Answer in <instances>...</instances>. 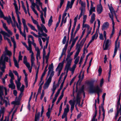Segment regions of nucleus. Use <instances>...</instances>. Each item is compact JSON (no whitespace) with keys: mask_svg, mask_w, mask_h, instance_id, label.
<instances>
[{"mask_svg":"<svg viewBox=\"0 0 121 121\" xmlns=\"http://www.w3.org/2000/svg\"><path fill=\"white\" fill-rule=\"evenodd\" d=\"M72 54L73 53L71 52L67 55L65 60L66 64L65 66V70L66 71V73H68L69 70L71 72L72 74H73L74 73L76 66H75V65H73L72 67H71L73 60L71 56Z\"/></svg>","mask_w":121,"mask_h":121,"instance_id":"1","label":"nucleus"},{"mask_svg":"<svg viewBox=\"0 0 121 121\" xmlns=\"http://www.w3.org/2000/svg\"><path fill=\"white\" fill-rule=\"evenodd\" d=\"M86 39H83L81 41L80 43H77L76 45L77 48V51L74 56V59H75L78 56L80 50L82 48L84 44L86 41Z\"/></svg>","mask_w":121,"mask_h":121,"instance_id":"2","label":"nucleus"},{"mask_svg":"<svg viewBox=\"0 0 121 121\" xmlns=\"http://www.w3.org/2000/svg\"><path fill=\"white\" fill-rule=\"evenodd\" d=\"M104 37L105 39L103 45V49L104 50H107L109 46L111 43V41L109 39L106 40V33L105 31H104L103 32Z\"/></svg>","mask_w":121,"mask_h":121,"instance_id":"3","label":"nucleus"},{"mask_svg":"<svg viewBox=\"0 0 121 121\" xmlns=\"http://www.w3.org/2000/svg\"><path fill=\"white\" fill-rule=\"evenodd\" d=\"M11 60L5 54H3L1 56L0 59V66L3 67H6L5 62H8Z\"/></svg>","mask_w":121,"mask_h":121,"instance_id":"4","label":"nucleus"},{"mask_svg":"<svg viewBox=\"0 0 121 121\" xmlns=\"http://www.w3.org/2000/svg\"><path fill=\"white\" fill-rule=\"evenodd\" d=\"M48 69V76L50 74V75L48 79L51 81L52 78L53 76L54 73V71H53V66L52 63L51 64L50 66H49Z\"/></svg>","mask_w":121,"mask_h":121,"instance_id":"5","label":"nucleus"},{"mask_svg":"<svg viewBox=\"0 0 121 121\" xmlns=\"http://www.w3.org/2000/svg\"><path fill=\"white\" fill-rule=\"evenodd\" d=\"M81 91H73V96L74 98L75 96L77 95L76 104H78L79 106L82 107V105H80V96L81 93Z\"/></svg>","mask_w":121,"mask_h":121,"instance_id":"6","label":"nucleus"},{"mask_svg":"<svg viewBox=\"0 0 121 121\" xmlns=\"http://www.w3.org/2000/svg\"><path fill=\"white\" fill-rule=\"evenodd\" d=\"M119 36H118L117 38V39L115 42L114 53L113 56V58L114 57L116 54L118 49H119L120 48V42H118V40L119 39Z\"/></svg>","mask_w":121,"mask_h":121,"instance_id":"7","label":"nucleus"},{"mask_svg":"<svg viewBox=\"0 0 121 121\" xmlns=\"http://www.w3.org/2000/svg\"><path fill=\"white\" fill-rule=\"evenodd\" d=\"M65 60L61 63H60L56 69V71L57 72V75L59 76L60 74L61 71L63 67L64 63Z\"/></svg>","mask_w":121,"mask_h":121,"instance_id":"8","label":"nucleus"},{"mask_svg":"<svg viewBox=\"0 0 121 121\" xmlns=\"http://www.w3.org/2000/svg\"><path fill=\"white\" fill-rule=\"evenodd\" d=\"M23 63L27 68L29 72L30 73H31L32 67H30V64L29 62H27V57L26 56H24L23 58Z\"/></svg>","mask_w":121,"mask_h":121,"instance_id":"9","label":"nucleus"},{"mask_svg":"<svg viewBox=\"0 0 121 121\" xmlns=\"http://www.w3.org/2000/svg\"><path fill=\"white\" fill-rule=\"evenodd\" d=\"M41 28L42 30L43 31V32H41L40 31V35H39V36H43L46 37L47 36V35L44 33L43 31V30L46 33H47L48 32V30L46 29V28L45 26L42 24H41Z\"/></svg>","mask_w":121,"mask_h":121,"instance_id":"10","label":"nucleus"},{"mask_svg":"<svg viewBox=\"0 0 121 121\" xmlns=\"http://www.w3.org/2000/svg\"><path fill=\"white\" fill-rule=\"evenodd\" d=\"M31 17L33 23L37 25V26L38 30V34L39 35H40V34L39 32L40 31L41 32H43V31L42 30L41 28V27L39 26L38 22L36 20H35L32 16H31Z\"/></svg>","mask_w":121,"mask_h":121,"instance_id":"11","label":"nucleus"},{"mask_svg":"<svg viewBox=\"0 0 121 121\" xmlns=\"http://www.w3.org/2000/svg\"><path fill=\"white\" fill-rule=\"evenodd\" d=\"M75 0H71V3L69 1H68L66 9L64 13H67L66 12L69 8L70 9L72 8L73 5Z\"/></svg>","mask_w":121,"mask_h":121,"instance_id":"12","label":"nucleus"},{"mask_svg":"<svg viewBox=\"0 0 121 121\" xmlns=\"http://www.w3.org/2000/svg\"><path fill=\"white\" fill-rule=\"evenodd\" d=\"M23 91H21V93L20 94L18 100H17V98L16 97L15 101H13L12 102L11 104H12L14 105H18L19 104V101L20 100V99L23 94Z\"/></svg>","mask_w":121,"mask_h":121,"instance_id":"13","label":"nucleus"},{"mask_svg":"<svg viewBox=\"0 0 121 121\" xmlns=\"http://www.w3.org/2000/svg\"><path fill=\"white\" fill-rule=\"evenodd\" d=\"M110 9V11L111 13V15L109 13V15L110 17L111 18L112 22V26H114L115 23L113 20V14H115V11H114L113 9L111 10Z\"/></svg>","mask_w":121,"mask_h":121,"instance_id":"14","label":"nucleus"},{"mask_svg":"<svg viewBox=\"0 0 121 121\" xmlns=\"http://www.w3.org/2000/svg\"><path fill=\"white\" fill-rule=\"evenodd\" d=\"M19 20H18V18H17V20L18 22V23L16 21V20L13 21V25H16V26L18 29L19 27L21 26L22 23H21V21L20 18H19Z\"/></svg>","mask_w":121,"mask_h":121,"instance_id":"15","label":"nucleus"},{"mask_svg":"<svg viewBox=\"0 0 121 121\" xmlns=\"http://www.w3.org/2000/svg\"><path fill=\"white\" fill-rule=\"evenodd\" d=\"M67 14V13H64L63 15L61 22L60 25L61 26H62L63 23H65L66 22L67 17H66L65 19V16Z\"/></svg>","mask_w":121,"mask_h":121,"instance_id":"16","label":"nucleus"},{"mask_svg":"<svg viewBox=\"0 0 121 121\" xmlns=\"http://www.w3.org/2000/svg\"><path fill=\"white\" fill-rule=\"evenodd\" d=\"M51 82V81L48 79L47 80L43 86V88L44 90L47 89L48 88Z\"/></svg>","mask_w":121,"mask_h":121,"instance_id":"17","label":"nucleus"},{"mask_svg":"<svg viewBox=\"0 0 121 121\" xmlns=\"http://www.w3.org/2000/svg\"><path fill=\"white\" fill-rule=\"evenodd\" d=\"M0 33L3 35L5 40H6V39L7 38L6 37H9L11 36L7 33L2 30H1L0 31Z\"/></svg>","mask_w":121,"mask_h":121,"instance_id":"18","label":"nucleus"},{"mask_svg":"<svg viewBox=\"0 0 121 121\" xmlns=\"http://www.w3.org/2000/svg\"><path fill=\"white\" fill-rule=\"evenodd\" d=\"M109 25L108 22H105L104 23L102 26V30H105L108 27Z\"/></svg>","mask_w":121,"mask_h":121,"instance_id":"19","label":"nucleus"},{"mask_svg":"<svg viewBox=\"0 0 121 121\" xmlns=\"http://www.w3.org/2000/svg\"><path fill=\"white\" fill-rule=\"evenodd\" d=\"M60 83L58 82V83L56 84H55V82H54L53 84V87L52 89V91H55L56 88L58 87L59 86Z\"/></svg>","mask_w":121,"mask_h":121,"instance_id":"20","label":"nucleus"},{"mask_svg":"<svg viewBox=\"0 0 121 121\" xmlns=\"http://www.w3.org/2000/svg\"><path fill=\"white\" fill-rule=\"evenodd\" d=\"M22 21L23 26L24 30H25L28 29V27L26 25L25 20L23 18L22 19Z\"/></svg>","mask_w":121,"mask_h":121,"instance_id":"21","label":"nucleus"},{"mask_svg":"<svg viewBox=\"0 0 121 121\" xmlns=\"http://www.w3.org/2000/svg\"><path fill=\"white\" fill-rule=\"evenodd\" d=\"M83 27L86 28H87V33H88L89 34H90L91 31L92 29V28L91 27L90 28L88 25L86 24L84 25Z\"/></svg>","mask_w":121,"mask_h":121,"instance_id":"22","label":"nucleus"},{"mask_svg":"<svg viewBox=\"0 0 121 121\" xmlns=\"http://www.w3.org/2000/svg\"><path fill=\"white\" fill-rule=\"evenodd\" d=\"M7 21L9 24V25L11 23L13 27H15V25H13V23L12 21L11 18L10 16H9L7 20Z\"/></svg>","mask_w":121,"mask_h":121,"instance_id":"23","label":"nucleus"},{"mask_svg":"<svg viewBox=\"0 0 121 121\" xmlns=\"http://www.w3.org/2000/svg\"><path fill=\"white\" fill-rule=\"evenodd\" d=\"M49 37H48L47 38H46V39L44 38H42V39L43 41V42H45L46 40V44L45 46V48H46L47 47L48 44L49 42Z\"/></svg>","mask_w":121,"mask_h":121,"instance_id":"24","label":"nucleus"},{"mask_svg":"<svg viewBox=\"0 0 121 121\" xmlns=\"http://www.w3.org/2000/svg\"><path fill=\"white\" fill-rule=\"evenodd\" d=\"M3 101L5 103V106L6 107H7L8 105H9L10 104L8 100V97H4V99H3Z\"/></svg>","mask_w":121,"mask_h":121,"instance_id":"25","label":"nucleus"},{"mask_svg":"<svg viewBox=\"0 0 121 121\" xmlns=\"http://www.w3.org/2000/svg\"><path fill=\"white\" fill-rule=\"evenodd\" d=\"M18 29L20 33L22 35V36H23L24 37H26V30H24L23 33L21 31V26L19 27Z\"/></svg>","mask_w":121,"mask_h":121,"instance_id":"26","label":"nucleus"},{"mask_svg":"<svg viewBox=\"0 0 121 121\" xmlns=\"http://www.w3.org/2000/svg\"><path fill=\"white\" fill-rule=\"evenodd\" d=\"M37 109L36 110V112L35 115V121H39V120L40 112H39L37 113Z\"/></svg>","mask_w":121,"mask_h":121,"instance_id":"27","label":"nucleus"},{"mask_svg":"<svg viewBox=\"0 0 121 121\" xmlns=\"http://www.w3.org/2000/svg\"><path fill=\"white\" fill-rule=\"evenodd\" d=\"M3 54L7 55L9 56L12 54V53L11 52L9 51L7 49V47H6L5 48V51L4 52V54Z\"/></svg>","mask_w":121,"mask_h":121,"instance_id":"28","label":"nucleus"},{"mask_svg":"<svg viewBox=\"0 0 121 121\" xmlns=\"http://www.w3.org/2000/svg\"><path fill=\"white\" fill-rule=\"evenodd\" d=\"M15 12L17 15V18H18V20H19L20 18L19 14H21V13L18 10V9L17 6H15Z\"/></svg>","mask_w":121,"mask_h":121,"instance_id":"29","label":"nucleus"},{"mask_svg":"<svg viewBox=\"0 0 121 121\" xmlns=\"http://www.w3.org/2000/svg\"><path fill=\"white\" fill-rule=\"evenodd\" d=\"M45 46H44V48L43 49V65H44V62H45V56L46 55V51L45 50Z\"/></svg>","mask_w":121,"mask_h":121,"instance_id":"30","label":"nucleus"},{"mask_svg":"<svg viewBox=\"0 0 121 121\" xmlns=\"http://www.w3.org/2000/svg\"><path fill=\"white\" fill-rule=\"evenodd\" d=\"M103 10L102 7L101 5H99L97 6V11L98 13H100Z\"/></svg>","mask_w":121,"mask_h":121,"instance_id":"31","label":"nucleus"},{"mask_svg":"<svg viewBox=\"0 0 121 121\" xmlns=\"http://www.w3.org/2000/svg\"><path fill=\"white\" fill-rule=\"evenodd\" d=\"M82 72V71H81L80 73L78 76V78H79V80L80 81H81L83 79L84 77V72H83L82 75L81 77V73Z\"/></svg>","mask_w":121,"mask_h":121,"instance_id":"32","label":"nucleus"},{"mask_svg":"<svg viewBox=\"0 0 121 121\" xmlns=\"http://www.w3.org/2000/svg\"><path fill=\"white\" fill-rule=\"evenodd\" d=\"M79 1V3L81 4L82 8H82L83 10H84V9L83 8L85 7L86 6V4L85 2H84L81 1V0H77L78 1Z\"/></svg>","mask_w":121,"mask_h":121,"instance_id":"33","label":"nucleus"},{"mask_svg":"<svg viewBox=\"0 0 121 121\" xmlns=\"http://www.w3.org/2000/svg\"><path fill=\"white\" fill-rule=\"evenodd\" d=\"M69 105L67 104L66 105V108L65 109L64 113L67 114V113L69 111Z\"/></svg>","mask_w":121,"mask_h":121,"instance_id":"34","label":"nucleus"},{"mask_svg":"<svg viewBox=\"0 0 121 121\" xmlns=\"http://www.w3.org/2000/svg\"><path fill=\"white\" fill-rule=\"evenodd\" d=\"M50 51L48 53L46 56H45V60H46V63L47 64H48V60L49 59V57L50 54Z\"/></svg>","mask_w":121,"mask_h":121,"instance_id":"35","label":"nucleus"},{"mask_svg":"<svg viewBox=\"0 0 121 121\" xmlns=\"http://www.w3.org/2000/svg\"><path fill=\"white\" fill-rule=\"evenodd\" d=\"M95 20V13H93L92 14L91 17V19L90 21V23L91 24Z\"/></svg>","mask_w":121,"mask_h":121,"instance_id":"36","label":"nucleus"},{"mask_svg":"<svg viewBox=\"0 0 121 121\" xmlns=\"http://www.w3.org/2000/svg\"><path fill=\"white\" fill-rule=\"evenodd\" d=\"M120 95H119V98H118V101H117V108H119V110L120 111H121V105L120 103Z\"/></svg>","mask_w":121,"mask_h":121,"instance_id":"37","label":"nucleus"},{"mask_svg":"<svg viewBox=\"0 0 121 121\" xmlns=\"http://www.w3.org/2000/svg\"><path fill=\"white\" fill-rule=\"evenodd\" d=\"M15 82L16 84L17 87V90H19L20 87L21 86V83L20 82H17V81L16 80H15Z\"/></svg>","mask_w":121,"mask_h":121,"instance_id":"38","label":"nucleus"},{"mask_svg":"<svg viewBox=\"0 0 121 121\" xmlns=\"http://www.w3.org/2000/svg\"><path fill=\"white\" fill-rule=\"evenodd\" d=\"M50 105H49V108L48 109V111L46 113L47 116L48 117V118L50 117L51 110H50Z\"/></svg>","mask_w":121,"mask_h":121,"instance_id":"39","label":"nucleus"},{"mask_svg":"<svg viewBox=\"0 0 121 121\" xmlns=\"http://www.w3.org/2000/svg\"><path fill=\"white\" fill-rule=\"evenodd\" d=\"M27 25L32 30L35 31L37 32L38 31L35 28V27L32 25L30 23H28Z\"/></svg>","mask_w":121,"mask_h":121,"instance_id":"40","label":"nucleus"},{"mask_svg":"<svg viewBox=\"0 0 121 121\" xmlns=\"http://www.w3.org/2000/svg\"><path fill=\"white\" fill-rule=\"evenodd\" d=\"M95 7H91V9L89 10V16H90L92 14L93 12H95Z\"/></svg>","mask_w":121,"mask_h":121,"instance_id":"41","label":"nucleus"},{"mask_svg":"<svg viewBox=\"0 0 121 121\" xmlns=\"http://www.w3.org/2000/svg\"><path fill=\"white\" fill-rule=\"evenodd\" d=\"M98 34L97 32L93 35L92 37V39L91 41H92V42L95 39H96L98 36Z\"/></svg>","mask_w":121,"mask_h":121,"instance_id":"42","label":"nucleus"},{"mask_svg":"<svg viewBox=\"0 0 121 121\" xmlns=\"http://www.w3.org/2000/svg\"><path fill=\"white\" fill-rule=\"evenodd\" d=\"M13 59L15 66L18 68H19V66L18 65V64L17 63V61L16 60L15 58L14 57H13Z\"/></svg>","mask_w":121,"mask_h":121,"instance_id":"43","label":"nucleus"},{"mask_svg":"<svg viewBox=\"0 0 121 121\" xmlns=\"http://www.w3.org/2000/svg\"><path fill=\"white\" fill-rule=\"evenodd\" d=\"M31 3V5L30 7L31 9L32 10L35 9L36 3H35L34 2Z\"/></svg>","mask_w":121,"mask_h":121,"instance_id":"44","label":"nucleus"},{"mask_svg":"<svg viewBox=\"0 0 121 121\" xmlns=\"http://www.w3.org/2000/svg\"><path fill=\"white\" fill-rule=\"evenodd\" d=\"M80 57L79 56H77L75 59L74 61V65H75V66H76V65L80 59Z\"/></svg>","mask_w":121,"mask_h":121,"instance_id":"45","label":"nucleus"},{"mask_svg":"<svg viewBox=\"0 0 121 121\" xmlns=\"http://www.w3.org/2000/svg\"><path fill=\"white\" fill-rule=\"evenodd\" d=\"M3 91H0V98L1 100H3V97H4Z\"/></svg>","mask_w":121,"mask_h":121,"instance_id":"46","label":"nucleus"},{"mask_svg":"<svg viewBox=\"0 0 121 121\" xmlns=\"http://www.w3.org/2000/svg\"><path fill=\"white\" fill-rule=\"evenodd\" d=\"M115 33V29H114V26H112V33L111 34L110 36V37L109 38L111 39L113 35Z\"/></svg>","mask_w":121,"mask_h":121,"instance_id":"47","label":"nucleus"},{"mask_svg":"<svg viewBox=\"0 0 121 121\" xmlns=\"http://www.w3.org/2000/svg\"><path fill=\"white\" fill-rule=\"evenodd\" d=\"M75 43H74V42H73L72 41V43L71 44V46H70V49H69V50L68 51V54H67V55H68L69 53H70L71 52H72L73 53V52H70V51L72 48L73 47L74 45V44H75Z\"/></svg>","mask_w":121,"mask_h":121,"instance_id":"48","label":"nucleus"},{"mask_svg":"<svg viewBox=\"0 0 121 121\" xmlns=\"http://www.w3.org/2000/svg\"><path fill=\"white\" fill-rule=\"evenodd\" d=\"M101 109L102 111L103 112V121L104 120V119L105 117V111L104 109V108L103 106H102L101 107Z\"/></svg>","mask_w":121,"mask_h":121,"instance_id":"49","label":"nucleus"},{"mask_svg":"<svg viewBox=\"0 0 121 121\" xmlns=\"http://www.w3.org/2000/svg\"><path fill=\"white\" fill-rule=\"evenodd\" d=\"M52 17L51 16L50 17V18L48 21V25L49 26H50L52 25Z\"/></svg>","mask_w":121,"mask_h":121,"instance_id":"50","label":"nucleus"},{"mask_svg":"<svg viewBox=\"0 0 121 121\" xmlns=\"http://www.w3.org/2000/svg\"><path fill=\"white\" fill-rule=\"evenodd\" d=\"M75 28L73 27L72 28V31L71 33V39H73L75 37V35H73V32Z\"/></svg>","mask_w":121,"mask_h":121,"instance_id":"51","label":"nucleus"},{"mask_svg":"<svg viewBox=\"0 0 121 121\" xmlns=\"http://www.w3.org/2000/svg\"><path fill=\"white\" fill-rule=\"evenodd\" d=\"M38 57H39V59H40L41 58L40 56V52H37L36 55V58L37 61H38Z\"/></svg>","mask_w":121,"mask_h":121,"instance_id":"52","label":"nucleus"},{"mask_svg":"<svg viewBox=\"0 0 121 121\" xmlns=\"http://www.w3.org/2000/svg\"><path fill=\"white\" fill-rule=\"evenodd\" d=\"M84 10H83L82 9V8L81 9V12L78 17V19H79L80 18L82 17V15L84 14Z\"/></svg>","mask_w":121,"mask_h":121,"instance_id":"53","label":"nucleus"},{"mask_svg":"<svg viewBox=\"0 0 121 121\" xmlns=\"http://www.w3.org/2000/svg\"><path fill=\"white\" fill-rule=\"evenodd\" d=\"M9 87L11 88L12 90L14 89L15 87V86L14 84H9Z\"/></svg>","mask_w":121,"mask_h":121,"instance_id":"54","label":"nucleus"},{"mask_svg":"<svg viewBox=\"0 0 121 121\" xmlns=\"http://www.w3.org/2000/svg\"><path fill=\"white\" fill-rule=\"evenodd\" d=\"M4 90V91H7L6 88L5 87H4L3 86L0 85V91H2Z\"/></svg>","mask_w":121,"mask_h":121,"instance_id":"55","label":"nucleus"},{"mask_svg":"<svg viewBox=\"0 0 121 121\" xmlns=\"http://www.w3.org/2000/svg\"><path fill=\"white\" fill-rule=\"evenodd\" d=\"M75 101H73L70 100L69 101V103L71 106H74Z\"/></svg>","mask_w":121,"mask_h":121,"instance_id":"56","label":"nucleus"},{"mask_svg":"<svg viewBox=\"0 0 121 121\" xmlns=\"http://www.w3.org/2000/svg\"><path fill=\"white\" fill-rule=\"evenodd\" d=\"M36 4H37L39 5V6H40L42 10L43 9L42 7V3L40 1L36 2Z\"/></svg>","mask_w":121,"mask_h":121,"instance_id":"57","label":"nucleus"},{"mask_svg":"<svg viewBox=\"0 0 121 121\" xmlns=\"http://www.w3.org/2000/svg\"><path fill=\"white\" fill-rule=\"evenodd\" d=\"M121 111L120 110L119 108H117V113L116 114L115 116L116 118L118 116L119 113H121Z\"/></svg>","mask_w":121,"mask_h":121,"instance_id":"58","label":"nucleus"},{"mask_svg":"<svg viewBox=\"0 0 121 121\" xmlns=\"http://www.w3.org/2000/svg\"><path fill=\"white\" fill-rule=\"evenodd\" d=\"M93 90L92 91H100L99 88L98 86H97L96 87H93Z\"/></svg>","mask_w":121,"mask_h":121,"instance_id":"59","label":"nucleus"},{"mask_svg":"<svg viewBox=\"0 0 121 121\" xmlns=\"http://www.w3.org/2000/svg\"><path fill=\"white\" fill-rule=\"evenodd\" d=\"M38 40L39 42L40 45L41 47V48H43V45L42 44V43L41 38H39Z\"/></svg>","mask_w":121,"mask_h":121,"instance_id":"60","label":"nucleus"},{"mask_svg":"<svg viewBox=\"0 0 121 121\" xmlns=\"http://www.w3.org/2000/svg\"><path fill=\"white\" fill-rule=\"evenodd\" d=\"M68 46V44H66L65 46V47L63 49L62 51L64 53H65Z\"/></svg>","mask_w":121,"mask_h":121,"instance_id":"61","label":"nucleus"},{"mask_svg":"<svg viewBox=\"0 0 121 121\" xmlns=\"http://www.w3.org/2000/svg\"><path fill=\"white\" fill-rule=\"evenodd\" d=\"M31 34H32L34 36L36 37H42V36H39V35H38L36 34H35L33 32H30Z\"/></svg>","mask_w":121,"mask_h":121,"instance_id":"62","label":"nucleus"},{"mask_svg":"<svg viewBox=\"0 0 121 121\" xmlns=\"http://www.w3.org/2000/svg\"><path fill=\"white\" fill-rule=\"evenodd\" d=\"M99 38L101 40H104V38L103 37V35L102 34H99Z\"/></svg>","mask_w":121,"mask_h":121,"instance_id":"63","label":"nucleus"},{"mask_svg":"<svg viewBox=\"0 0 121 121\" xmlns=\"http://www.w3.org/2000/svg\"><path fill=\"white\" fill-rule=\"evenodd\" d=\"M64 82H63L61 83L60 86V88L58 90V91H60L62 90Z\"/></svg>","mask_w":121,"mask_h":121,"instance_id":"64","label":"nucleus"}]
</instances>
